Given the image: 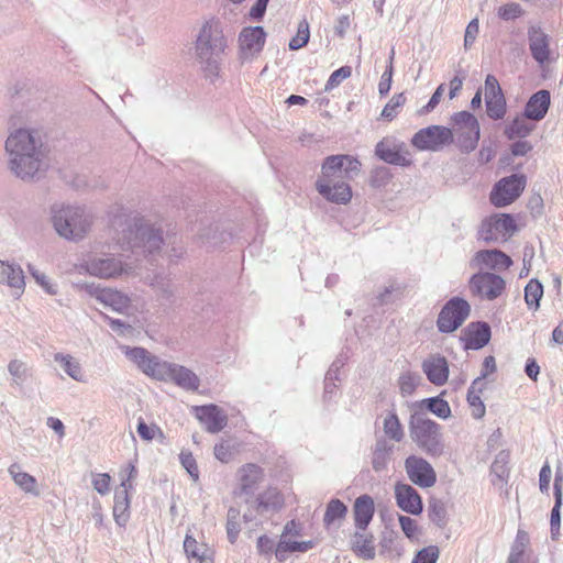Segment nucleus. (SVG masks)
<instances>
[{
  "label": "nucleus",
  "mask_w": 563,
  "mask_h": 563,
  "mask_svg": "<svg viewBox=\"0 0 563 563\" xmlns=\"http://www.w3.org/2000/svg\"><path fill=\"white\" fill-rule=\"evenodd\" d=\"M111 476L108 473L92 474V486L100 495H107L110 492Z\"/></svg>",
  "instance_id": "57"
},
{
  "label": "nucleus",
  "mask_w": 563,
  "mask_h": 563,
  "mask_svg": "<svg viewBox=\"0 0 563 563\" xmlns=\"http://www.w3.org/2000/svg\"><path fill=\"white\" fill-rule=\"evenodd\" d=\"M121 350L128 360L135 364L143 374L159 382H168L172 362L164 361L140 346H122Z\"/></svg>",
  "instance_id": "8"
},
{
  "label": "nucleus",
  "mask_w": 563,
  "mask_h": 563,
  "mask_svg": "<svg viewBox=\"0 0 563 563\" xmlns=\"http://www.w3.org/2000/svg\"><path fill=\"white\" fill-rule=\"evenodd\" d=\"M196 417L210 433L220 432L228 423V416L216 405L197 407Z\"/></svg>",
  "instance_id": "24"
},
{
  "label": "nucleus",
  "mask_w": 563,
  "mask_h": 563,
  "mask_svg": "<svg viewBox=\"0 0 563 563\" xmlns=\"http://www.w3.org/2000/svg\"><path fill=\"white\" fill-rule=\"evenodd\" d=\"M8 168L23 181H34L44 176L47 163L44 144L37 131L18 129L12 131L4 144Z\"/></svg>",
  "instance_id": "1"
},
{
  "label": "nucleus",
  "mask_w": 563,
  "mask_h": 563,
  "mask_svg": "<svg viewBox=\"0 0 563 563\" xmlns=\"http://www.w3.org/2000/svg\"><path fill=\"white\" fill-rule=\"evenodd\" d=\"M180 462H181V465L186 468V471L188 472V474L195 479L197 481L198 477H199V471H198V466H197V463L192 456V454L190 452H186V451H183L180 453Z\"/></svg>",
  "instance_id": "61"
},
{
  "label": "nucleus",
  "mask_w": 563,
  "mask_h": 563,
  "mask_svg": "<svg viewBox=\"0 0 563 563\" xmlns=\"http://www.w3.org/2000/svg\"><path fill=\"white\" fill-rule=\"evenodd\" d=\"M554 506L551 511V533L552 537L555 538L560 532L561 526V507L563 504V470L561 466L556 467L555 477H554Z\"/></svg>",
  "instance_id": "30"
},
{
  "label": "nucleus",
  "mask_w": 563,
  "mask_h": 563,
  "mask_svg": "<svg viewBox=\"0 0 563 563\" xmlns=\"http://www.w3.org/2000/svg\"><path fill=\"white\" fill-rule=\"evenodd\" d=\"M310 37L309 24L306 20H302L298 24L296 35L289 42V48L297 51L307 45Z\"/></svg>",
  "instance_id": "53"
},
{
  "label": "nucleus",
  "mask_w": 563,
  "mask_h": 563,
  "mask_svg": "<svg viewBox=\"0 0 563 563\" xmlns=\"http://www.w3.org/2000/svg\"><path fill=\"white\" fill-rule=\"evenodd\" d=\"M316 543L312 540L308 541H292L290 539H286L285 536L280 537V541L277 544L275 554L279 561L285 560L286 553L289 552H307L308 550L314 548Z\"/></svg>",
  "instance_id": "37"
},
{
  "label": "nucleus",
  "mask_w": 563,
  "mask_h": 563,
  "mask_svg": "<svg viewBox=\"0 0 563 563\" xmlns=\"http://www.w3.org/2000/svg\"><path fill=\"white\" fill-rule=\"evenodd\" d=\"M395 497L401 510L411 515H419L422 511L421 497L410 485L398 483L395 486Z\"/></svg>",
  "instance_id": "26"
},
{
  "label": "nucleus",
  "mask_w": 563,
  "mask_h": 563,
  "mask_svg": "<svg viewBox=\"0 0 563 563\" xmlns=\"http://www.w3.org/2000/svg\"><path fill=\"white\" fill-rule=\"evenodd\" d=\"M422 371L430 383L442 386L449 378V364L444 356L439 354L430 355L422 362Z\"/></svg>",
  "instance_id": "25"
},
{
  "label": "nucleus",
  "mask_w": 563,
  "mask_h": 563,
  "mask_svg": "<svg viewBox=\"0 0 563 563\" xmlns=\"http://www.w3.org/2000/svg\"><path fill=\"white\" fill-rule=\"evenodd\" d=\"M98 301L120 313L125 312L131 306V298L113 288H103L102 291H99Z\"/></svg>",
  "instance_id": "34"
},
{
  "label": "nucleus",
  "mask_w": 563,
  "mask_h": 563,
  "mask_svg": "<svg viewBox=\"0 0 563 563\" xmlns=\"http://www.w3.org/2000/svg\"><path fill=\"white\" fill-rule=\"evenodd\" d=\"M405 103L406 97L402 92L393 96V98L386 103V106L382 110L380 117L387 121L394 120L397 117L399 109Z\"/></svg>",
  "instance_id": "51"
},
{
  "label": "nucleus",
  "mask_w": 563,
  "mask_h": 563,
  "mask_svg": "<svg viewBox=\"0 0 563 563\" xmlns=\"http://www.w3.org/2000/svg\"><path fill=\"white\" fill-rule=\"evenodd\" d=\"M227 41L219 22H206L197 36L195 44L196 58L206 77L212 79L219 75V58L224 53Z\"/></svg>",
  "instance_id": "4"
},
{
  "label": "nucleus",
  "mask_w": 563,
  "mask_h": 563,
  "mask_svg": "<svg viewBox=\"0 0 563 563\" xmlns=\"http://www.w3.org/2000/svg\"><path fill=\"white\" fill-rule=\"evenodd\" d=\"M246 504L249 505V511L245 512L243 517L246 521H252L256 519L252 514L253 511L256 512V515L264 516L268 512L280 509L284 500L277 488L268 487L257 497H252Z\"/></svg>",
  "instance_id": "17"
},
{
  "label": "nucleus",
  "mask_w": 563,
  "mask_h": 563,
  "mask_svg": "<svg viewBox=\"0 0 563 563\" xmlns=\"http://www.w3.org/2000/svg\"><path fill=\"white\" fill-rule=\"evenodd\" d=\"M550 92L548 90H539L533 93L525 107V115L533 121L542 120L550 107Z\"/></svg>",
  "instance_id": "31"
},
{
  "label": "nucleus",
  "mask_w": 563,
  "mask_h": 563,
  "mask_svg": "<svg viewBox=\"0 0 563 563\" xmlns=\"http://www.w3.org/2000/svg\"><path fill=\"white\" fill-rule=\"evenodd\" d=\"M347 512L346 506L339 499H331L327 506L323 517V523L327 528L331 527L335 520L343 519Z\"/></svg>",
  "instance_id": "45"
},
{
  "label": "nucleus",
  "mask_w": 563,
  "mask_h": 563,
  "mask_svg": "<svg viewBox=\"0 0 563 563\" xmlns=\"http://www.w3.org/2000/svg\"><path fill=\"white\" fill-rule=\"evenodd\" d=\"M503 96L498 80L493 75H487L485 80V98Z\"/></svg>",
  "instance_id": "62"
},
{
  "label": "nucleus",
  "mask_w": 563,
  "mask_h": 563,
  "mask_svg": "<svg viewBox=\"0 0 563 563\" xmlns=\"http://www.w3.org/2000/svg\"><path fill=\"white\" fill-rule=\"evenodd\" d=\"M481 384V378H477L475 379L470 389H468V393H467V401H468V405L471 407V413H472V417L475 418V419H481L484 417L485 415V406L479 397V395L477 394V391H481V388L477 386Z\"/></svg>",
  "instance_id": "41"
},
{
  "label": "nucleus",
  "mask_w": 563,
  "mask_h": 563,
  "mask_svg": "<svg viewBox=\"0 0 563 563\" xmlns=\"http://www.w3.org/2000/svg\"><path fill=\"white\" fill-rule=\"evenodd\" d=\"M422 405H424L428 410L434 413L437 417L441 419H446L451 416V408L444 399L439 397L423 399Z\"/></svg>",
  "instance_id": "49"
},
{
  "label": "nucleus",
  "mask_w": 563,
  "mask_h": 563,
  "mask_svg": "<svg viewBox=\"0 0 563 563\" xmlns=\"http://www.w3.org/2000/svg\"><path fill=\"white\" fill-rule=\"evenodd\" d=\"M405 468L409 479L420 487L429 488L437 482V474L432 465L422 457L408 456L405 461Z\"/></svg>",
  "instance_id": "19"
},
{
  "label": "nucleus",
  "mask_w": 563,
  "mask_h": 563,
  "mask_svg": "<svg viewBox=\"0 0 563 563\" xmlns=\"http://www.w3.org/2000/svg\"><path fill=\"white\" fill-rule=\"evenodd\" d=\"M517 230L510 214L495 213L482 221L478 234L486 242L506 241Z\"/></svg>",
  "instance_id": "11"
},
{
  "label": "nucleus",
  "mask_w": 563,
  "mask_h": 563,
  "mask_svg": "<svg viewBox=\"0 0 563 563\" xmlns=\"http://www.w3.org/2000/svg\"><path fill=\"white\" fill-rule=\"evenodd\" d=\"M54 362L63 372L77 383H87V374L80 361L71 354L57 352L53 356Z\"/></svg>",
  "instance_id": "28"
},
{
  "label": "nucleus",
  "mask_w": 563,
  "mask_h": 563,
  "mask_svg": "<svg viewBox=\"0 0 563 563\" xmlns=\"http://www.w3.org/2000/svg\"><path fill=\"white\" fill-rule=\"evenodd\" d=\"M115 243L121 251L132 253H153L161 249L164 240L161 229L150 224L143 217L126 212L123 208L113 216Z\"/></svg>",
  "instance_id": "3"
},
{
  "label": "nucleus",
  "mask_w": 563,
  "mask_h": 563,
  "mask_svg": "<svg viewBox=\"0 0 563 563\" xmlns=\"http://www.w3.org/2000/svg\"><path fill=\"white\" fill-rule=\"evenodd\" d=\"M264 470L260 465L254 463L242 465L236 472V496L249 503L260 484L264 481Z\"/></svg>",
  "instance_id": "15"
},
{
  "label": "nucleus",
  "mask_w": 563,
  "mask_h": 563,
  "mask_svg": "<svg viewBox=\"0 0 563 563\" xmlns=\"http://www.w3.org/2000/svg\"><path fill=\"white\" fill-rule=\"evenodd\" d=\"M528 120L530 119L526 118L525 114L522 117H517L506 129V135L508 139L528 136L534 128L533 124L528 122Z\"/></svg>",
  "instance_id": "43"
},
{
  "label": "nucleus",
  "mask_w": 563,
  "mask_h": 563,
  "mask_svg": "<svg viewBox=\"0 0 563 563\" xmlns=\"http://www.w3.org/2000/svg\"><path fill=\"white\" fill-rule=\"evenodd\" d=\"M376 156L385 163L397 166H409L411 158L404 142L394 136L384 137L375 146Z\"/></svg>",
  "instance_id": "16"
},
{
  "label": "nucleus",
  "mask_w": 563,
  "mask_h": 563,
  "mask_svg": "<svg viewBox=\"0 0 563 563\" xmlns=\"http://www.w3.org/2000/svg\"><path fill=\"white\" fill-rule=\"evenodd\" d=\"M527 178L522 174H514L501 178L492 189L489 199L497 207L503 208L512 203L520 197L526 188Z\"/></svg>",
  "instance_id": "10"
},
{
  "label": "nucleus",
  "mask_w": 563,
  "mask_h": 563,
  "mask_svg": "<svg viewBox=\"0 0 563 563\" xmlns=\"http://www.w3.org/2000/svg\"><path fill=\"white\" fill-rule=\"evenodd\" d=\"M8 372L12 377V386L21 388L30 377V368L21 360H12L8 364Z\"/></svg>",
  "instance_id": "40"
},
{
  "label": "nucleus",
  "mask_w": 563,
  "mask_h": 563,
  "mask_svg": "<svg viewBox=\"0 0 563 563\" xmlns=\"http://www.w3.org/2000/svg\"><path fill=\"white\" fill-rule=\"evenodd\" d=\"M440 555L439 548L429 545L421 549L415 556L412 563H437Z\"/></svg>",
  "instance_id": "55"
},
{
  "label": "nucleus",
  "mask_w": 563,
  "mask_h": 563,
  "mask_svg": "<svg viewBox=\"0 0 563 563\" xmlns=\"http://www.w3.org/2000/svg\"><path fill=\"white\" fill-rule=\"evenodd\" d=\"M29 272L35 279L36 284L48 295L54 296L57 294V284L54 283L44 272L36 267L29 265Z\"/></svg>",
  "instance_id": "48"
},
{
  "label": "nucleus",
  "mask_w": 563,
  "mask_h": 563,
  "mask_svg": "<svg viewBox=\"0 0 563 563\" xmlns=\"http://www.w3.org/2000/svg\"><path fill=\"white\" fill-rule=\"evenodd\" d=\"M239 452V444L233 440H222L214 445V456L222 463L231 462Z\"/></svg>",
  "instance_id": "46"
},
{
  "label": "nucleus",
  "mask_w": 563,
  "mask_h": 563,
  "mask_svg": "<svg viewBox=\"0 0 563 563\" xmlns=\"http://www.w3.org/2000/svg\"><path fill=\"white\" fill-rule=\"evenodd\" d=\"M454 129L459 137L460 147L468 153L473 151L479 140V123L477 119L467 111H461L452 117Z\"/></svg>",
  "instance_id": "14"
},
{
  "label": "nucleus",
  "mask_w": 563,
  "mask_h": 563,
  "mask_svg": "<svg viewBox=\"0 0 563 563\" xmlns=\"http://www.w3.org/2000/svg\"><path fill=\"white\" fill-rule=\"evenodd\" d=\"M361 163L350 155L328 156L316 181L317 191L328 201L346 205L352 198L349 184L360 173Z\"/></svg>",
  "instance_id": "2"
},
{
  "label": "nucleus",
  "mask_w": 563,
  "mask_h": 563,
  "mask_svg": "<svg viewBox=\"0 0 563 563\" xmlns=\"http://www.w3.org/2000/svg\"><path fill=\"white\" fill-rule=\"evenodd\" d=\"M351 551L363 560H373L376 555L375 537L367 529L355 528L349 540Z\"/></svg>",
  "instance_id": "23"
},
{
  "label": "nucleus",
  "mask_w": 563,
  "mask_h": 563,
  "mask_svg": "<svg viewBox=\"0 0 563 563\" xmlns=\"http://www.w3.org/2000/svg\"><path fill=\"white\" fill-rule=\"evenodd\" d=\"M429 517L438 527H444L446 523V510L443 504L434 503L430 506Z\"/></svg>",
  "instance_id": "59"
},
{
  "label": "nucleus",
  "mask_w": 563,
  "mask_h": 563,
  "mask_svg": "<svg viewBox=\"0 0 563 563\" xmlns=\"http://www.w3.org/2000/svg\"><path fill=\"white\" fill-rule=\"evenodd\" d=\"M543 296V286L537 279H531L525 288V300L529 309L538 310Z\"/></svg>",
  "instance_id": "44"
},
{
  "label": "nucleus",
  "mask_w": 563,
  "mask_h": 563,
  "mask_svg": "<svg viewBox=\"0 0 563 563\" xmlns=\"http://www.w3.org/2000/svg\"><path fill=\"white\" fill-rule=\"evenodd\" d=\"M77 271L101 279H111L129 274L131 267L113 254H91L77 266Z\"/></svg>",
  "instance_id": "7"
},
{
  "label": "nucleus",
  "mask_w": 563,
  "mask_h": 563,
  "mask_svg": "<svg viewBox=\"0 0 563 563\" xmlns=\"http://www.w3.org/2000/svg\"><path fill=\"white\" fill-rule=\"evenodd\" d=\"M470 289L483 299L494 300L504 291L505 280L492 273H478L472 276Z\"/></svg>",
  "instance_id": "18"
},
{
  "label": "nucleus",
  "mask_w": 563,
  "mask_h": 563,
  "mask_svg": "<svg viewBox=\"0 0 563 563\" xmlns=\"http://www.w3.org/2000/svg\"><path fill=\"white\" fill-rule=\"evenodd\" d=\"M266 33L262 26L244 27L239 35L240 56L243 60H252L262 52Z\"/></svg>",
  "instance_id": "20"
},
{
  "label": "nucleus",
  "mask_w": 563,
  "mask_h": 563,
  "mask_svg": "<svg viewBox=\"0 0 563 563\" xmlns=\"http://www.w3.org/2000/svg\"><path fill=\"white\" fill-rule=\"evenodd\" d=\"M552 471L550 464L547 462L540 470L539 486L542 493H549Z\"/></svg>",
  "instance_id": "64"
},
{
  "label": "nucleus",
  "mask_w": 563,
  "mask_h": 563,
  "mask_svg": "<svg viewBox=\"0 0 563 563\" xmlns=\"http://www.w3.org/2000/svg\"><path fill=\"white\" fill-rule=\"evenodd\" d=\"M474 262L478 266H486L494 269H506L511 265V260L498 250H486L477 252Z\"/></svg>",
  "instance_id": "35"
},
{
  "label": "nucleus",
  "mask_w": 563,
  "mask_h": 563,
  "mask_svg": "<svg viewBox=\"0 0 563 563\" xmlns=\"http://www.w3.org/2000/svg\"><path fill=\"white\" fill-rule=\"evenodd\" d=\"M490 339V328L486 323L472 324L468 331L467 346L471 349H482Z\"/></svg>",
  "instance_id": "38"
},
{
  "label": "nucleus",
  "mask_w": 563,
  "mask_h": 563,
  "mask_svg": "<svg viewBox=\"0 0 563 563\" xmlns=\"http://www.w3.org/2000/svg\"><path fill=\"white\" fill-rule=\"evenodd\" d=\"M51 222L58 236L76 242L89 232L92 219L81 206L55 203L51 207Z\"/></svg>",
  "instance_id": "5"
},
{
  "label": "nucleus",
  "mask_w": 563,
  "mask_h": 563,
  "mask_svg": "<svg viewBox=\"0 0 563 563\" xmlns=\"http://www.w3.org/2000/svg\"><path fill=\"white\" fill-rule=\"evenodd\" d=\"M409 431L412 441L428 455L440 456L445 444L441 427L421 413H412L409 419Z\"/></svg>",
  "instance_id": "6"
},
{
  "label": "nucleus",
  "mask_w": 563,
  "mask_h": 563,
  "mask_svg": "<svg viewBox=\"0 0 563 563\" xmlns=\"http://www.w3.org/2000/svg\"><path fill=\"white\" fill-rule=\"evenodd\" d=\"M453 142L451 129L442 125H430L419 130L411 139V144L420 151H441Z\"/></svg>",
  "instance_id": "13"
},
{
  "label": "nucleus",
  "mask_w": 563,
  "mask_h": 563,
  "mask_svg": "<svg viewBox=\"0 0 563 563\" xmlns=\"http://www.w3.org/2000/svg\"><path fill=\"white\" fill-rule=\"evenodd\" d=\"M137 433L145 441H151L157 438L161 440L164 439L163 431L157 426L146 424L142 420L137 423Z\"/></svg>",
  "instance_id": "54"
},
{
  "label": "nucleus",
  "mask_w": 563,
  "mask_h": 563,
  "mask_svg": "<svg viewBox=\"0 0 563 563\" xmlns=\"http://www.w3.org/2000/svg\"><path fill=\"white\" fill-rule=\"evenodd\" d=\"M383 429L386 437L395 442H400L405 437L404 428L395 412H390L384 419Z\"/></svg>",
  "instance_id": "42"
},
{
  "label": "nucleus",
  "mask_w": 563,
  "mask_h": 563,
  "mask_svg": "<svg viewBox=\"0 0 563 563\" xmlns=\"http://www.w3.org/2000/svg\"><path fill=\"white\" fill-rule=\"evenodd\" d=\"M393 445L384 439L378 440L375 444L372 465L375 472H382L387 467Z\"/></svg>",
  "instance_id": "39"
},
{
  "label": "nucleus",
  "mask_w": 563,
  "mask_h": 563,
  "mask_svg": "<svg viewBox=\"0 0 563 563\" xmlns=\"http://www.w3.org/2000/svg\"><path fill=\"white\" fill-rule=\"evenodd\" d=\"M486 111L490 119H501L506 113V100L504 95L497 97L485 98Z\"/></svg>",
  "instance_id": "50"
},
{
  "label": "nucleus",
  "mask_w": 563,
  "mask_h": 563,
  "mask_svg": "<svg viewBox=\"0 0 563 563\" xmlns=\"http://www.w3.org/2000/svg\"><path fill=\"white\" fill-rule=\"evenodd\" d=\"M523 10L520 4L511 2L498 9V16L503 20L509 21L522 15Z\"/></svg>",
  "instance_id": "60"
},
{
  "label": "nucleus",
  "mask_w": 563,
  "mask_h": 563,
  "mask_svg": "<svg viewBox=\"0 0 563 563\" xmlns=\"http://www.w3.org/2000/svg\"><path fill=\"white\" fill-rule=\"evenodd\" d=\"M240 533V510L231 507L228 510L227 534L231 543H234Z\"/></svg>",
  "instance_id": "52"
},
{
  "label": "nucleus",
  "mask_w": 563,
  "mask_h": 563,
  "mask_svg": "<svg viewBox=\"0 0 563 563\" xmlns=\"http://www.w3.org/2000/svg\"><path fill=\"white\" fill-rule=\"evenodd\" d=\"M393 71L394 67L391 65H387V68L382 75L378 84V92L380 96H386L389 92L391 87Z\"/></svg>",
  "instance_id": "63"
},
{
  "label": "nucleus",
  "mask_w": 563,
  "mask_h": 563,
  "mask_svg": "<svg viewBox=\"0 0 563 563\" xmlns=\"http://www.w3.org/2000/svg\"><path fill=\"white\" fill-rule=\"evenodd\" d=\"M375 512L374 500L368 495H362L355 499L353 516L355 528L367 529Z\"/></svg>",
  "instance_id": "32"
},
{
  "label": "nucleus",
  "mask_w": 563,
  "mask_h": 563,
  "mask_svg": "<svg viewBox=\"0 0 563 563\" xmlns=\"http://www.w3.org/2000/svg\"><path fill=\"white\" fill-rule=\"evenodd\" d=\"M0 284L10 288L14 299H20L25 290V278L21 266L0 260Z\"/></svg>",
  "instance_id": "22"
},
{
  "label": "nucleus",
  "mask_w": 563,
  "mask_h": 563,
  "mask_svg": "<svg viewBox=\"0 0 563 563\" xmlns=\"http://www.w3.org/2000/svg\"><path fill=\"white\" fill-rule=\"evenodd\" d=\"M350 76H351V68L349 66H343V67L334 70L330 75L324 89L328 91V90H331V89L338 87L342 80L349 78Z\"/></svg>",
  "instance_id": "56"
},
{
  "label": "nucleus",
  "mask_w": 563,
  "mask_h": 563,
  "mask_svg": "<svg viewBox=\"0 0 563 563\" xmlns=\"http://www.w3.org/2000/svg\"><path fill=\"white\" fill-rule=\"evenodd\" d=\"M184 550L189 563H213L212 549L189 534L185 538Z\"/></svg>",
  "instance_id": "27"
},
{
  "label": "nucleus",
  "mask_w": 563,
  "mask_h": 563,
  "mask_svg": "<svg viewBox=\"0 0 563 563\" xmlns=\"http://www.w3.org/2000/svg\"><path fill=\"white\" fill-rule=\"evenodd\" d=\"M471 311L468 302L460 297L450 299L441 309L437 327L442 333H451L459 329Z\"/></svg>",
  "instance_id": "12"
},
{
  "label": "nucleus",
  "mask_w": 563,
  "mask_h": 563,
  "mask_svg": "<svg viewBox=\"0 0 563 563\" xmlns=\"http://www.w3.org/2000/svg\"><path fill=\"white\" fill-rule=\"evenodd\" d=\"M121 350L128 360L135 364L143 374L159 382H168L172 362L164 361L140 346H122Z\"/></svg>",
  "instance_id": "9"
},
{
  "label": "nucleus",
  "mask_w": 563,
  "mask_h": 563,
  "mask_svg": "<svg viewBox=\"0 0 563 563\" xmlns=\"http://www.w3.org/2000/svg\"><path fill=\"white\" fill-rule=\"evenodd\" d=\"M168 382L176 384L185 390H197L200 385L199 377L189 368L177 363H170Z\"/></svg>",
  "instance_id": "29"
},
{
  "label": "nucleus",
  "mask_w": 563,
  "mask_h": 563,
  "mask_svg": "<svg viewBox=\"0 0 563 563\" xmlns=\"http://www.w3.org/2000/svg\"><path fill=\"white\" fill-rule=\"evenodd\" d=\"M528 41L530 53L540 66L552 60L550 36L540 26L532 25L528 29Z\"/></svg>",
  "instance_id": "21"
},
{
  "label": "nucleus",
  "mask_w": 563,
  "mask_h": 563,
  "mask_svg": "<svg viewBox=\"0 0 563 563\" xmlns=\"http://www.w3.org/2000/svg\"><path fill=\"white\" fill-rule=\"evenodd\" d=\"M137 470L134 463H129L124 471L120 473L121 484L118 488H125L131 490L133 488V481L136 478Z\"/></svg>",
  "instance_id": "58"
},
{
  "label": "nucleus",
  "mask_w": 563,
  "mask_h": 563,
  "mask_svg": "<svg viewBox=\"0 0 563 563\" xmlns=\"http://www.w3.org/2000/svg\"><path fill=\"white\" fill-rule=\"evenodd\" d=\"M421 382V376L413 372H405L398 378V387L402 397L411 396Z\"/></svg>",
  "instance_id": "47"
},
{
  "label": "nucleus",
  "mask_w": 563,
  "mask_h": 563,
  "mask_svg": "<svg viewBox=\"0 0 563 563\" xmlns=\"http://www.w3.org/2000/svg\"><path fill=\"white\" fill-rule=\"evenodd\" d=\"M113 518L120 527H124L130 518V496L125 488L114 490Z\"/></svg>",
  "instance_id": "36"
},
{
  "label": "nucleus",
  "mask_w": 563,
  "mask_h": 563,
  "mask_svg": "<svg viewBox=\"0 0 563 563\" xmlns=\"http://www.w3.org/2000/svg\"><path fill=\"white\" fill-rule=\"evenodd\" d=\"M8 473L11 476L14 484L25 494L32 496H40L41 492L38 483L34 476L22 471V467L18 463H13L9 466Z\"/></svg>",
  "instance_id": "33"
}]
</instances>
